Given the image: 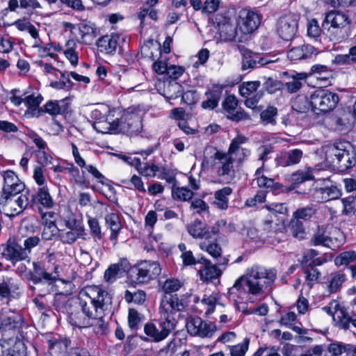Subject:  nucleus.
<instances>
[{"instance_id":"f257e3e1","label":"nucleus","mask_w":356,"mask_h":356,"mask_svg":"<svg viewBox=\"0 0 356 356\" xmlns=\"http://www.w3.org/2000/svg\"><path fill=\"white\" fill-rule=\"evenodd\" d=\"M277 272L274 268L266 269L260 266H254L248 270L246 275L237 279L229 289V298L234 300L236 309L243 313H250L247 305L235 298L243 299L247 293L261 295L270 292L276 279Z\"/></svg>"},{"instance_id":"f03ea898","label":"nucleus","mask_w":356,"mask_h":356,"mask_svg":"<svg viewBox=\"0 0 356 356\" xmlns=\"http://www.w3.org/2000/svg\"><path fill=\"white\" fill-rule=\"evenodd\" d=\"M79 305L88 319L97 314L110 312L112 308L111 294L98 286H87L79 293Z\"/></svg>"},{"instance_id":"7ed1b4c3","label":"nucleus","mask_w":356,"mask_h":356,"mask_svg":"<svg viewBox=\"0 0 356 356\" xmlns=\"http://www.w3.org/2000/svg\"><path fill=\"white\" fill-rule=\"evenodd\" d=\"M325 162L341 172H349L356 165V150L348 142L339 141L321 148Z\"/></svg>"},{"instance_id":"20e7f679","label":"nucleus","mask_w":356,"mask_h":356,"mask_svg":"<svg viewBox=\"0 0 356 356\" xmlns=\"http://www.w3.org/2000/svg\"><path fill=\"white\" fill-rule=\"evenodd\" d=\"M339 102L337 93L325 89L315 90L307 99L305 97H299L294 102V106L299 112L305 113L309 106L317 114L326 113L333 111Z\"/></svg>"},{"instance_id":"39448f33","label":"nucleus","mask_w":356,"mask_h":356,"mask_svg":"<svg viewBox=\"0 0 356 356\" xmlns=\"http://www.w3.org/2000/svg\"><path fill=\"white\" fill-rule=\"evenodd\" d=\"M205 152L211 154V167L218 181L223 184L231 183L236 177L232 156L213 147H207Z\"/></svg>"},{"instance_id":"423d86ee","label":"nucleus","mask_w":356,"mask_h":356,"mask_svg":"<svg viewBox=\"0 0 356 356\" xmlns=\"http://www.w3.org/2000/svg\"><path fill=\"white\" fill-rule=\"evenodd\" d=\"M28 204V196L22 192L2 193L0 197V205L4 214L10 218L22 213Z\"/></svg>"},{"instance_id":"0eeeda50","label":"nucleus","mask_w":356,"mask_h":356,"mask_svg":"<svg viewBox=\"0 0 356 356\" xmlns=\"http://www.w3.org/2000/svg\"><path fill=\"white\" fill-rule=\"evenodd\" d=\"M185 305L183 300L179 299L177 294H167L163 295L159 314L160 318L166 321L170 320L174 325H176V320L174 316L179 312H181L184 309Z\"/></svg>"},{"instance_id":"6e6552de","label":"nucleus","mask_w":356,"mask_h":356,"mask_svg":"<svg viewBox=\"0 0 356 356\" xmlns=\"http://www.w3.org/2000/svg\"><path fill=\"white\" fill-rule=\"evenodd\" d=\"M175 325L170 321H166L160 318L158 324L147 323L144 326V332L148 337L143 338L144 341L160 342L164 340L175 329Z\"/></svg>"},{"instance_id":"1a4fd4ad","label":"nucleus","mask_w":356,"mask_h":356,"mask_svg":"<svg viewBox=\"0 0 356 356\" xmlns=\"http://www.w3.org/2000/svg\"><path fill=\"white\" fill-rule=\"evenodd\" d=\"M186 327L191 336L200 338H211L217 331L215 323L204 321L198 316L189 318Z\"/></svg>"},{"instance_id":"9d476101","label":"nucleus","mask_w":356,"mask_h":356,"mask_svg":"<svg viewBox=\"0 0 356 356\" xmlns=\"http://www.w3.org/2000/svg\"><path fill=\"white\" fill-rule=\"evenodd\" d=\"M260 22L261 18L257 12L247 8L239 11L237 26L241 33H252L259 27Z\"/></svg>"},{"instance_id":"9b49d317","label":"nucleus","mask_w":356,"mask_h":356,"mask_svg":"<svg viewBox=\"0 0 356 356\" xmlns=\"http://www.w3.org/2000/svg\"><path fill=\"white\" fill-rule=\"evenodd\" d=\"M3 247V252L1 253L3 257L13 265L29 259L22 245L14 238H9Z\"/></svg>"},{"instance_id":"f8f14e48","label":"nucleus","mask_w":356,"mask_h":356,"mask_svg":"<svg viewBox=\"0 0 356 356\" xmlns=\"http://www.w3.org/2000/svg\"><path fill=\"white\" fill-rule=\"evenodd\" d=\"M298 30V19L293 14L281 17L277 24V32L284 40H291Z\"/></svg>"},{"instance_id":"ddd939ff","label":"nucleus","mask_w":356,"mask_h":356,"mask_svg":"<svg viewBox=\"0 0 356 356\" xmlns=\"http://www.w3.org/2000/svg\"><path fill=\"white\" fill-rule=\"evenodd\" d=\"M106 314L99 315L96 317H91L89 319H81L79 314H71L70 315V323L78 327H93L96 333L103 334L106 329V323L104 320Z\"/></svg>"},{"instance_id":"4468645a","label":"nucleus","mask_w":356,"mask_h":356,"mask_svg":"<svg viewBox=\"0 0 356 356\" xmlns=\"http://www.w3.org/2000/svg\"><path fill=\"white\" fill-rule=\"evenodd\" d=\"M248 138L243 136H238L234 138L227 151V154L233 158V162L236 161L238 166H241L250 156V149L242 147L245 143Z\"/></svg>"},{"instance_id":"2eb2a0df","label":"nucleus","mask_w":356,"mask_h":356,"mask_svg":"<svg viewBox=\"0 0 356 356\" xmlns=\"http://www.w3.org/2000/svg\"><path fill=\"white\" fill-rule=\"evenodd\" d=\"M23 290L19 282L13 277H3L0 282V298L1 300L6 298L8 302L13 299H17L21 297Z\"/></svg>"},{"instance_id":"dca6fc26","label":"nucleus","mask_w":356,"mask_h":356,"mask_svg":"<svg viewBox=\"0 0 356 356\" xmlns=\"http://www.w3.org/2000/svg\"><path fill=\"white\" fill-rule=\"evenodd\" d=\"M322 309L333 318L335 324L341 329H348V314L344 307L340 306L336 300L331 301Z\"/></svg>"},{"instance_id":"f3484780","label":"nucleus","mask_w":356,"mask_h":356,"mask_svg":"<svg viewBox=\"0 0 356 356\" xmlns=\"http://www.w3.org/2000/svg\"><path fill=\"white\" fill-rule=\"evenodd\" d=\"M238 99L234 95H228L222 102V108L227 117L232 121L249 120L248 114L242 109H237Z\"/></svg>"},{"instance_id":"a211bd4d","label":"nucleus","mask_w":356,"mask_h":356,"mask_svg":"<svg viewBox=\"0 0 356 356\" xmlns=\"http://www.w3.org/2000/svg\"><path fill=\"white\" fill-rule=\"evenodd\" d=\"M123 119L112 120L106 116L103 120L93 122L92 127L98 132L102 134H111L118 131L119 129H125L122 124Z\"/></svg>"},{"instance_id":"6ab92c4d","label":"nucleus","mask_w":356,"mask_h":356,"mask_svg":"<svg viewBox=\"0 0 356 356\" xmlns=\"http://www.w3.org/2000/svg\"><path fill=\"white\" fill-rule=\"evenodd\" d=\"M3 186L2 193H8L15 192H22L24 190L25 185L22 182L15 173L12 170L3 172Z\"/></svg>"},{"instance_id":"aec40b11","label":"nucleus","mask_w":356,"mask_h":356,"mask_svg":"<svg viewBox=\"0 0 356 356\" xmlns=\"http://www.w3.org/2000/svg\"><path fill=\"white\" fill-rule=\"evenodd\" d=\"M186 229L189 235L195 239L209 240L211 238L209 227L200 219H195L187 225Z\"/></svg>"},{"instance_id":"412c9836","label":"nucleus","mask_w":356,"mask_h":356,"mask_svg":"<svg viewBox=\"0 0 356 356\" xmlns=\"http://www.w3.org/2000/svg\"><path fill=\"white\" fill-rule=\"evenodd\" d=\"M308 74L305 72H293L288 76L284 83L286 90L290 93L297 92L307 83Z\"/></svg>"},{"instance_id":"4be33fe9","label":"nucleus","mask_w":356,"mask_h":356,"mask_svg":"<svg viewBox=\"0 0 356 356\" xmlns=\"http://www.w3.org/2000/svg\"><path fill=\"white\" fill-rule=\"evenodd\" d=\"M79 35L80 42L86 44H91L98 35L95 25L90 22H81L76 25Z\"/></svg>"},{"instance_id":"5701e85b","label":"nucleus","mask_w":356,"mask_h":356,"mask_svg":"<svg viewBox=\"0 0 356 356\" xmlns=\"http://www.w3.org/2000/svg\"><path fill=\"white\" fill-rule=\"evenodd\" d=\"M146 268L147 260L142 261L131 268L129 275L133 283L140 284L148 283L149 282Z\"/></svg>"},{"instance_id":"b1692460","label":"nucleus","mask_w":356,"mask_h":356,"mask_svg":"<svg viewBox=\"0 0 356 356\" xmlns=\"http://www.w3.org/2000/svg\"><path fill=\"white\" fill-rule=\"evenodd\" d=\"M202 260L201 264L204 265V267L199 270L201 280L204 282L212 281L221 275L222 271L217 267L218 266L217 263L212 264L209 260L202 257Z\"/></svg>"},{"instance_id":"393cba45","label":"nucleus","mask_w":356,"mask_h":356,"mask_svg":"<svg viewBox=\"0 0 356 356\" xmlns=\"http://www.w3.org/2000/svg\"><path fill=\"white\" fill-rule=\"evenodd\" d=\"M323 23L348 29L351 21L347 14L339 10H331L325 14Z\"/></svg>"},{"instance_id":"a878e982","label":"nucleus","mask_w":356,"mask_h":356,"mask_svg":"<svg viewBox=\"0 0 356 356\" xmlns=\"http://www.w3.org/2000/svg\"><path fill=\"white\" fill-rule=\"evenodd\" d=\"M323 33L334 42H340L348 36L347 29L327 23H323Z\"/></svg>"},{"instance_id":"bb28decb","label":"nucleus","mask_w":356,"mask_h":356,"mask_svg":"<svg viewBox=\"0 0 356 356\" xmlns=\"http://www.w3.org/2000/svg\"><path fill=\"white\" fill-rule=\"evenodd\" d=\"M33 285H30L29 289L38 297L42 298L47 294L50 293L51 285L54 280H46L40 279L33 275L31 278Z\"/></svg>"},{"instance_id":"cd10ccee","label":"nucleus","mask_w":356,"mask_h":356,"mask_svg":"<svg viewBox=\"0 0 356 356\" xmlns=\"http://www.w3.org/2000/svg\"><path fill=\"white\" fill-rule=\"evenodd\" d=\"M263 229L266 232L268 237H273L274 235L284 231V220L283 218H270L266 216L264 221Z\"/></svg>"},{"instance_id":"c85d7f7f","label":"nucleus","mask_w":356,"mask_h":356,"mask_svg":"<svg viewBox=\"0 0 356 356\" xmlns=\"http://www.w3.org/2000/svg\"><path fill=\"white\" fill-rule=\"evenodd\" d=\"M315 51V48L309 44L302 45L291 48L287 54V57L292 61L307 59Z\"/></svg>"},{"instance_id":"c756f323","label":"nucleus","mask_w":356,"mask_h":356,"mask_svg":"<svg viewBox=\"0 0 356 356\" xmlns=\"http://www.w3.org/2000/svg\"><path fill=\"white\" fill-rule=\"evenodd\" d=\"M1 329L3 332L15 331L21 327L22 317L17 313H10L1 316Z\"/></svg>"},{"instance_id":"7c9ffc66","label":"nucleus","mask_w":356,"mask_h":356,"mask_svg":"<svg viewBox=\"0 0 356 356\" xmlns=\"http://www.w3.org/2000/svg\"><path fill=\"white\" fill-rule=\"evenodd\" d=\"M105 221L111 232L109 238L113 242V245H115L118 243L119 233L122 229L120 218L118 214L111 213L106 216Z\"/></svg>"},{"instance_id":"2f4dec72","label":"nucleus","mask_w":356,"mask_h":356,"mask_svg":"<svg viewBox=\"0 0 356 356\" xmlns=\"http://www.w3.org/2000/svg\"><path fill=\"white\" fill-rule=\"evenodd\" d=\"M233 189L229 186H225L214 193L213 204L220 210H227L229 207V196L232 193Z\"/></svg>"},{"instance_id":"473e14b6","label":"nucleus","mask_w":356,"mask_h":356,"mask_svg":"<svg viewBox=\"0 0 356 356\" xmlns=\"http://www.w3.org/2000/svg\"><path fill=\"white\" fill-rule=\"evenodd\" d=\"M302 157V152L299 149L289 150L277 157V164L282 167L289 166L300 163Z\"/></svg>"},{"instance_id":"72a5a7b5","label":"nucleus","mask_w":356,"mask_h":356,"mask_svg":"<svg viewBox=\"0 0 356 356\" xmlns=\"http://www.w3.org/2000/svg\"><path fill=\"white\" fill-rule=\"evenodd\" d=\"M123 119L122 124L125 126V129H119V131H127L131 136L137 135L141 131L142 124L138 116L132 115H125L120 118Z\"/></svg>"},{"instance_id":"f704fd0d","label":"nucleus","mask_w":356,"mask_h":356,"mask_svg":"<svg viewBox=\"0 0 356 356\" xmlns=\"http://www.w3.org/2000/svg\"><path fill=\"white\" fill-rule=\"evenodd\" d=\"M200 248L202 250L207 252L213 259H216L217 264L219 266L226 265L228 260L225 257H222V248L216 242L207 244L206 242L200 243Z\"/></svg>"},{"instance_id":"c9c22d12","label":"nucleus","mask_w":356,"mask_h":356,"mask_svg":"<svg viewBox=\"0 0 356 356\" xmlns=\"http://www.w3.org/2000/svg\"><path fill=\"white\" fill-rule=\"evenodd\" d=\"M97 46L101 52L108 54H113L117 49L118 38L106 35L97 40Z\"/></svg>"},{"instance_id":"e433bc0d","label":"nucleus","mask_w":356,"mask_h":356,"mask_svg":"<svg viewBox=\"0 0 356 356\" xmlns=\"http://www.w3.org/2000/svg\"><path fill=\"white\" fill-rule=\"evenodd\" d=\"M219 33L225 40L232 41L236 39L237 29L234 24L229 19L225 18L222 22L218 23Z\"/></svg>"},{"instance_id":"4c0bfd02","label":"nucleus","mask_w":356,"mask_h":356,"mask_svg":"<svg viewBox=\"0 0 356 356\" xmlns=\"http://www.w3.org/2000/svg\"><path fill=\"white\" fill-rule=\"evenodd\" d=\"M58 237L59 240L63 244L71 245L79 238L87 240L88 238V235L86 230L79 229V231H76V229H69L67 232H60Z\"/></svg>"},{"instance_id":"58836bf2","label":"nucleus","mask_w":356,"mask_h":356,"mask_svg":"<svg viewBox=\"0 0 356 356\" xmlns=\"http://www.w3.org/2000/svg\"><path fill=\"white\" fill-rule=\"evenodd\" d=\"M33 200L38 202L47 209H51L54 206V202L51 196L47 186L40 187L35 195H33Z\"/></svg>"},{"instance_id":"ea45409f","label":"nucleus","mask_w":356,"mask_h":356,"mask_svg":"<svg viewBox=\"0 0 356 356\" xmlns=\"http://www.w3.org/2000/svg\"><path fill=\"white\" fill-rule=\"evenodd\" d=\"M320 169L315 166L307 168L305 170H299L293 174V180L297 183H302L306 181L314 180L318 176Z\"/></svg>"},{"instance_id":"a19ab883","label":"nucleus","mask_w":356,"mask_h":356,"mask_svg":"<svg viewBox=\"0 0 356 356\" xmlns=\"http://www.w3.org/2000/svg\"><path fill=\"white\" fill-rule=\"evenodd\" d=\"M346 280V275L341 272H334L330 275L327 284V292L329 294L336 293L342 286Z\"/></svg>"},{"instance_id":"79ce46f5","label":"nucleus","mask_w":356,"mask_h":356,"mask_svg":"<svg viewBox=\"0 0 356 356\" xmlns=\"http://www.w3.org/2000/svg\"><path fill=\"white\" fill-rule=\"evenodd\" d=\"M184 285V283L179 279L170 277L160 283L161 291L163 295L173 294L179 291Z\"/></svg>"},{"instance_id":"37998d69","label":"nucleus","mask_w":356,"mask_h":356,"mask_svg":"<svg viewBox=\"0 0 356 356\" xmlns=\"http://www.w3.org/2000/svg\"><path fill=\"white\" fill-rule=\"evenodd\" d=\"M264 207L268 211L267 217L270 218H281L280 215H286L288 212V208L284 203L271 202L267 204Z\"/></svg>"},{"instance_id":"c03bdc74","label":"nucleus","mask_w":356,"mask_h":356,"mask_svg":"<svg viewBox=\"0 0 356 356\" xmlns=\"http://www.w3.org/2000/svg\"><path fill=\"white\" fill-rule=\"evenodd\" d=\"M49 348L54 353H63L67 350L70 341L66 338H53L48 341Z\"/></svg>"},{"instance_id":"a18cd8bd","label":"nucleus","mask_w":356,"mask_h":356,"mask_svg":"<svg viewBox=\"0 0 356 356\" xmlns=\"http://www.w3.org/2000/svg\"><path fill=\"white\" fill-rule=\"evenodd\" d=\"M221 93L222 91L219 89L207 92L205 95L207 96V99L202 102V108L210 110L215 108L218 104Z\"/></svg>"},{"instance_id":"49530a36","label":"nucleus","mask_w":356,"mask_h":356,"mask_svg":"<svg viewBox=\"0 0 356 356\" xmlns=\"http://www.w3.org/2000/svg\"><path fill=\"white\" fill-rule=\"evenodd\" d=\"M13 25L20 31H28L34 39L39 37L37 29L27 19H19L13 23Z\"/></svg>"},{"instance_id":"de8ad7c7","label":"nucleus","mask_w":356,"mask_h":356,"mask_svg":"<svg viewBox=\"0 0 356 356\" xmlns=\"http://www.w3.org/2000/svg\"><path fill=\"white\" fill-rule=\"evenodd\" d=\"M242 70H247L258 67V62L257 61V54H254L248 49H245L242 53Z\"/></svg>"},{"instance_id":"09e8293b","label":"nucleus","mask_w":356,"mask_h":356,"mask_svg":"<svg viewBox=\"0 0 356 356\" xmlns=\"http://www.w3.org/2000/svg\"><path fill=\"white\" fill-rule=\"evenodd\" d=\"M190 210L193 211V214H209V206L200 198H192L190 202Z\"/></svg>"},{"instance_id":"8fccbe9b","label":"nucleus","mask_w":356,"mask_h":356,"mask_svg":"<svg viewBox=\"0 0 356 356\" xmlns=\"http://www.w3.org/2000/svg\"><path fill=\"white\" fill-rule=\"evenodd\" d=\"M277 115V108L275 106H269L260 113V119L264 125L276 124L275 118Z\"/></svg>"},{"instance_id":"3c124183","label":"nucleus","mask_w":356,"mask_h":356,"mask_svg":"<svg viewBox=\"0 0 356 356\" xmlns=\"http://www.w3.org/2000/svg\"><path fill=\"white\" fill-rule=\"evenodd\" d=\"M318 252L314 250L310 249L304 254L302 266H320L323 264L321 259L318 257Z\"/></svg>"},{"instance_id":"603ef678","label":"nucleus","mask_w":356,"mask_h":356,"mask_svg":"<svg viewBox=\"0 0 356 356\" xmlns=\"http://www.w3.org/2000/svg\"><path fill=\"white\" fill-rule=\"evenodd\" d=\"M316 213V209L313 206H307L298 209L293 213V218L298 220H310Z\"/></svg>"},{"instance_id":"864d4df0","label":"nucleus","mask_w":356,"mask_h":356,"mask_svg":"<svg viewBox=\"0 0 356 356\" xmlns=\"http://www.w3.org/2000/svg\"><path fill=\"white\" fill-rule=\"evenodd\" d=\"M194 193L186 187H173L172 195L173 199L181 201L191 200Z\"/></svg>"},{"instance_id":"5fc2aeb1","label":"nucleus","mask_w":356,"mask_h":356,"mask_svg":"<svg viewBox=\"0 0 356 356\" xmlns=\"http://www.w3.org/2000/svg\"><path fill=\"white\" fill-rule=\"evenodd\" d=\"M303 272L305 274V281L307 284L312 288L315 282L318 281L321 276V273L314 266H302Z\"/></svg>"},{"instance_id":"6e6d98bb","label":"nucleus","mask_w":356,"mask_h":356,"mask_svg":"<svg viewBox=\"0 0 356 356\" xmlns=\"http://www.w3.org/2000/svg\"><path fill=\"white\" fill-rule=\"evenodd\" d=\"M88 225L90 229V235L92 236L93 239L95 241L102 240L103 234L98 220L95 218L89 217L88 220Z\"/></svg>"},{"instance_id":"4d7b16f0","label":"nucleus","mask_w":356,"mask_h":356,"mask_svg":"<svg viewBox=\"0 0 356 356\" xmlns=\"http://www.w3.org/2000/svg\"><path fill=\"white\" fill-rule=\"evenodd\" d=\"M124 299L127 302H134L137 305H142L146 300V293L142 290H138L134 293L127 290L124 294Z\"/></svg>"},{"instance_id":"13d9d810","label":"nucleus","mask_w":356,"mask_h":356,"mask_svg":"<svg viewBox=\"0 0 356 356\" xmlns=\"http://www.w3.org/2000/svg\"><path fill=\"white\" fill-rule=\"evenodd\" d=\"M290 229L293 237L299 240L305 238V227L301 220L293 218L290 222Z\"/></svg>"},{"instance_id":"bf43d9fd","label":"nucleus","mask_w":356,"mask_h":356,"mask_svg":"<svg viewBox=\"0 0 356 356\" xmlns=\"http://www.w3.org/2000/svg\"><path fill=\"white\" fill-rule=\"evenodd\" d=\"M355 261L356 252L352 250L341 252L334 259L337 266L348 265Z\"/></svg>"},{"instance_id":"052dcab7","label":"nucleus","mask_w":356,"mask_h":356,"mask_svg":"<svg viewBox=\"0 0 356 356\" xmlns=\"http://www.w3.org/2000/svg\"><path fill=\"white\" fill-rule=\"evenodd\" d=\"M259 86L260 81H259L244 82L239 86V93L241 96L247 97L256 92Z\"/></svg>"},{"instance_id":"680f3d73","label":"nucleus","mask_w":356,"mask_h":356,"mask_svg":"<svg viewBox=\"0 0 356 356\" xmlns=\"http://www.w3.org/2000/svg\"><path fill=\"white\" fill-rule=\"evenodd\" d=\"M63 221L68 229L86 230L81 220H79L75 214L72 213L64 218Z\"/></svg>"},{"instance_id":"e2e57ef3","label":"nucleus","mask_w":356,"mask_h":356,"mask_svg":"<svg viewBox=\"0 0 356 356\" xmlns=\"http://www.w3.org/2000/svg\"><path fill=\"white\" fill-rule=\"evenodd\" d=\"M60 232L54 222L50 221L47 223L42 232V238L44 241H50L54 238L55 236Z\"/></svg>"},{"instance_id":"0e129e2a","label":"nucleus","mask_w":356,"mask_h":356,"mask_svg":"<svg viewBox=\"0 0 356 356\" xmlns=\"http://www.w3.org/2000/svg\"><path fill=\"white\" fill-rule=\"evenodd\" d=\"M219 300V296L218 294L215 293H212L211 295H204L203 298L202 299V302L207 306H208V309L205 312L206 315H209L214 312L216 305Z\"/></svg>"},{"instance_id":"69168bd1","label":"nucleus","mask_w":356,"mask_h":356,"mask_svg":"<svg viewBox=\"0 0 356 356\" xmlns=\"http://www.w3.org/2000/svg\"><path fill=\"white\" fill-rule=\"evenodd\" d=\"M250 339L245 338L241 343L230 347L231 356H245L248 350Z\"/></svg>"},{"instance_id":"338daca9","label":"nucleus","mask_w":356,"mask_h":356,"mask_svg":"<svg viewBox=\"0 0 356 356\" xmlns=\"http://www.w3.org/2000/svg\"><path fill=\"white\" fill-rule=\"evenodd\" d=\"M311 243L314 245H323L330 248L332 242L331 238L318 231L314 234L311 239Z\"/></svg>"},{"instance_id":"774afa93","label":"nucleus","mask_w":356,"mask_h":356,"mask_svg":"<svg viewBox=\"0 0 356 356\" xmlns=\"http://www.w3.org/2000/svg\"><path fill=\"white\" fill-rule=\"evenodd\" d=\"M5 353V351H3ZM6 356H24L25 347L24 343L20 340H15L13 346L6 350Z\"/></svg>"}]
</instances>
